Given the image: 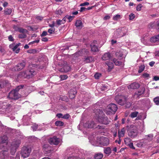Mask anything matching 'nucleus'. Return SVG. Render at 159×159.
Listing matches in <instances>:
<instances>
[{"label":"nucleus","mask_w":159,"mask_h":159,"mask_svg":"<svg viewBox=\"0 0 159 159\" xmlns=\"http://www.w3.org/2000/svg\"><path fill=\"white\" fill-rule=\"evenodd\" d=\"M24 86L19 85L15 89L12 90L9 93L8 98L10 99L16 100L20 97V95L18 93L19 90L22 89Z\"/></svg>","instance_id":"f257e3e1"},{"label":"nucleus","mask_w":159,"mask_h":159,"mask_svg":"<svg viewBox=\"0 0 159 159\" xmlns=\"http://www.w3.org/2000/svg\"><path fill=\"white\" fill-rule=\"evenodd\" d=\"M127 131L129 136L132 138H134L137 136L138 130L136 126L134 125L126 126Z\"/></svg>","instance_id":"f03ea898"},{"label":"nucleus","mask_w":159,"mask_h":159,"mask_svg":"<svg viewBox=\"0 0 159 159\" xmlns=\"http://www.w3.org/2000/svg\"><path fill=\"white\" fill-rule=\"evenodd\" d=\"M20 143L21 141L19 139H15L12 142L10 146V152L12 155L14 154Z\"/></svg>","instance_id":"7ed1b4c3"},{"label":"nucleus","mask_w":159,"mask_h":159,"mask_svg":"<svg viewBox=\"0 0 159 159\" xmlns=\"http://www.w3.org/2000/svg\"><path fill=\"white\" fill-rule=\"evenodd\" d=\"M117 109L116 105L114 103L110 104L107 107L106 113L109 115L114 114L117 111Z\"/></svg>","instance_id":"20e7f679"},{"label":"nucleus","mask_w":159,"mask_h":159,"mask_svg":"<svg viewBox=\"0 0 159 159\" xmlns=\"http://www.w3.org/2000/svg\"><path fill=\"white\" fill-rule=\"evenodd\" d=\"M31 152V149L29 147L24 146L22 147L21 151L20 154L21 157L23 158L28 157Z\"/></svg>","instance_id":"39448f33"},{"label":"nucleus","mask_w":159,"mask_h":159,"mask_svg":"<svg viewBox=\"0 0 159 159\" xmlns=\"http://www.w3.org/2000/svg\"><path fill=\"white\" fill-rule=\"evenodd\" d=\"M115 99L117 103L120 105H124L126 103V98L123 95H117L115 97Z\"/></svg>","instance_id":"423d86ee"},{"label":"nucleus","mask_w":159,"mask_h":159,"mask_svg":"<svg viewBox=\"0 0 159 159\" xmlns=\"http://www.w3.org/2000/svg\"><path fill=\"white\" fill-rule=\"evenodd\" d=\"M60 139L56 136H54L48 139V143L51 145H58L60 143Z\"/></svg>","instance_id":"0eeeda50"},{"label":"nucleus","mask_w":159,"mask_h":159,"mask_svg":"<svg viewBox=\"0 0 159 159\" xmlns=\"http://www.w3.org/2000/svg\"><path fill=\"white\" fill-rule=\"evenodd\" d=\"M93 42V44L92 43L91 45H90V47H91V53L90 52V54L91 53H92L93 54H96L99 51L98 47L94 44L97 42V41H94Z\"/></svg>","instance_id":"6e6552de"},{"label":"nucleus","mask_w":159,"mask_h":159,"mask_svg":"<svg viewBox=\"0 0 159 159\" xmlns=\"http://www.w3.org/2000/svg\"><path fill=\"white\" fill-rule=\"evenodd\" d=\"M1 141L0 143V148L2 149L3 148L5 145H7L8 143V138L7 136L4 135L1 138Z\"/></svg>","instance_id":"1a4fd4ad"},{"label":"nucleus","mask_w":159,"mask_h":159,"mask_svg":"<svg viewBox=\"0 0 159 159\" xmlns=\"http://www.w3.org/2000/svg\"><path fill=\"white\" fill-rule=\"evenodd\" d=\"M98 120L99 123L106 125L109 124L110 122V121L108 120V118L105 116H98Z\"/></svg>","instance_id":"9d476101"},{"label":"nucleus","mask_w":159,"mask_h":159,"mask_svg":"<svg viewBox=\"0 0 159 159\" xmlns=\"http://www.w3.org/2000/svg\"><path fill=\"white\" fill-rule=\"evenodd\" d=\"M100 144L103 146H106L109 144V139L107 137H102L101 138Z\"/></svg>","instance_id":"9b49d317"},{"label":"nucleus","mask_w":159,"mask_h":159,"mask_svg":"<svg viewBox=\"0 0 159 159\" xmlns=\"http://www.w3.org/2000/svg\"><path fill=\"white\" fill-rule=\"evenodd\" d=\"M26 63L25 61H23L20 63H18L15 67L16 71H19L23 69L25 66Z\"/></svg>","instance_id":"f8f14e48"},{"label":"nucleus","mask_w":159,"mask_h":159,"mask_svg":"<svg viewBox=\"0 0 159 159\" xmlns=\"http://www.w3.org/2000/svg\"><path fill=\"white\" fill-rule=\"evenodd\" d=\"M140 87V85L137 83L134 82L131 84L128 87V89H136Z\"/></svg>","instance_id":"ddd939ff"},{"label":"nucleus","mask_w":159,"mask_h":159,"mask_svg":"<svg viewBox=\"0 0 159 159\" xmlns=\"http://www.w3.org/2000/svg\"><path fill=\"white\" fill-rule=\"evenodd\" d=\"M76 93L77 91L74 88L71 89L69 93L70 98L72 99L75 98Z\"/></svg>","instance_id":"4468645a"},{"label":"nucleus","mask_w":159,"mask_h":159,"mask_svg":"<svg viewBox=\"0 0 159 159\" xmlns=\"http://www.w3.org/2000/svg\"><path fill=\"white\" fill-rule=\"evenodd\" d=\"M71 67L68 65H65L59 70V71L62 72H67L70 70Z\"/></svg>","instance_id":"2eb2a0df"},{"label":"nucleus","mask_w":159,"mask_h":159,"mask_svg":"<svg viewBox=\"0 0 159 159\" xmlns=\"http://www.w3.org/2000/svg\"><path fill=\"white\" fill-rule=\"evenodd\" d=\"M145 91V88L144 87H142L138 90L137 92L135 93L134 96L138 97L139 96L143 94Z\"/></svg>","instance_id":"dca6fc26"},{"label":"nucleus","mask_w":159,"mask_h":159,"mask_svg":"<svg viewBox=\"0 0 159 159\" xmlns=\"http://www.w3.org/2000/svg\"><path fill=\"white\" fill-rule=\"evenodd\" d=\"M130 139L129 138H126L124 139V141L125 144L129 146L131 148L134 149L135 148L133 146V143H128L130 142L131 141Z\"/></svg>","instance_id":"f3484780"},{"label":"nucleus","mask_w":159,"mask_h":159,"mask_svg":"<svg viewBox=\"0 0 159 159\" xmlns=\"http://www.w3.org/2000/svg\"><path fill=\"white\" fill-rule=\"evenodd\" d=\"M28 77V75L26 71H23L20 72L17 76L18 79L25 78Z\"/></svg>","instance_id":"a211bd4d"},{"label":"nucleus","mask_w":159,"mask_h":159,"mask_svg":"<svg viewBox=\"0 0 159 159\" xmlns=\"http://www.w3.org/2000/svg\"><path fill=\"white\" fill-rule=\"evenodd\" d=\"M105 63L108 66L107 71L108 72H110L114 67V64L113 63L110 61H107Z\"/></svg>","instance_id":"6ab92c4d"},{"label":"nucleus","mask_w":159,"mask_h":159,"mask_svg":"<svg viewBox=\"0 0 159 159\" xmlns=\"http://www.w3.org/2000/svg\"><path fill=\"white\" fill-rule=\"evenodd\" d=\"M111 58V55L109 52H107L105 53L102 57V59L103 60H109Z\"/></svg>","instance_id":"aec40b11"},{"label":"nucleus","mask_w":159,"mask_h":159,"mask_svg":"<svg viewBox=\"0 0 159 159\" xmlns=\"http://www.w3.org/2000/svg\"><path fill=\"white\" fill-rule=\"evenodd\" d=\"M125 132V130L124 128H122L120 130H119L118 132V137L119 138H120L121 137H123Z\"/></svg>","instance_id":"412c9836"},{"label":"nucleus","mask_w":159,"mask_h":159,"mask_svg":"<svg viewBox=\"0 0 159 159\" xmlns=\"http://www.w3.org/2000/svg\"><path fill=\"white\" fill-rule=\"evenodd\" d=\"M93 122H91V124H90V128H97L98 129H105V126L103 125H98L97 126V127H95L94 126H91V125L92 124H93Z\"/></svg>","instance_id":"4be33fe9"},{"label":"nucleus","mask_w":159,"mask_h":159,"mask_svg":"<svg viewBox=\"0 0 159 159\" xmlns=\"http://www.w3.org/2000/svg\"><path fill=\"white\" fill-rule=\"evenodd\" d=\"M104 152L108 156L111 153V148L109 147L104 148Z\"/></svg>","instance_id":"5701e85b"},{"label":"nucleus","mask_w":159,"mask_h":159,"mask_svg":"<svg viewBox=\"0 0 159 159\" xmlns=\"http://www.w3.org/2000/svg\"><path fill=\"white\" fill-rule=\"evenodd\" d=\"M103 157V154L101 153H95L94 158V159H101Z\"/></svg>","instance_id":"b1692460"},{"label":"nucleus","mask_w":159,"mask_h":159,"mask_svg":"<svg viewBox=\"0 0 159 159\" xmlns=\"http://www.w3.org/2000/svg\"><path fill=\"white\" fill-rule=\"evenodd\" d=\"M75 25L77 28L79 29L82 27V22L81 20H77L76 21Z\"/></svg>","instance_id":"393cba45"},{"label":"nucleus","mask_w":159,"mask_h":159,"mask_svg":"<svg viewBox=\"0 0 159 159\" xmlns=\"http://www.w3.org/2000/svg\"><path fill=\"white\" fill-rule=\"evenodd\" d=\"M8 83L7 81H0V89L5 87Z\"/></svg>","instance_id":"a878e982"},{"label":"nucleus","mask_w":159,"mask_h":159,"mask_svg":"<svg viewBox=\"0 0 159 159\" xmlns=\"http://www.w3.org/2000/svg\"><path fill=\"white\" fill-rule=\"evenodd\" d=\"M28 77L29 78L32 77L36 74V72L33 70H30L28 72Z\"/></svg>","instance_id":"bb28decb"},{"label":"nucleus","mask_w":159,"mask_h":159,"mask_svg":"<svg viewBox=\"0 0 159 159\" xmlns=\"http://www.w3.org/2000/svg\"><path fill=\"white\" fill-rule=\"evenodd\" d=\"M112 61L116 66H120L122 65V62L118 61L116 58H114Z\"/></svg>","instance_id":"cd10ccee"},{"label":"nucleus","mask_w":159,"mask_h":159,"mask_svg":"<svg viewBox=\"0 0 159 159\" xmlns=\"http://www.w3.org/2000/svg\"><path fill=\"white\" fill-rule=\"evenodd\" d=\"M116 56L119 59H121L123 56V54L120 51L116 52L115 53Z\"/></svg>","instance_id":"c85d7f7f"},{"label":"nucleus","mask_w":159,"mask_h":159,"mask_svg":"<svg viewBox=\"0 0 159 159\" xmlns=\"http://www.w3.org/2000/svg\"><path fill=\"white\" fill-rule=\"evenodd\" d=\"M12 11L11 8H7L4 10V14L7 15H10Z\"/></svg>","instance_id":"c756f323"},{"label":"nucleus","mask_w":159,"mask_h":159,"mask_svg":"<svg viewBox=\"0 0 159 159\" xmlns=\"http://www.w3.org/2000/svg\"><path fill=\"white\" fill-rule=\"evenodd\" d=\"M148 27L150 29L156 28L157 29L156 24L154 22H151L148 25Z\"/></svg>","instance_id":"7c9ffc66"},{"label":"nucleus","mask_w":159,"mask_h":159,"mask_svg":"<svg viewBox=\"0 0 159 159\" xmlns=\"http://www.w3.org/2000/svg\"><path fill=\"white\" fill-rule=\"evenodd\" d=\"M139 112L136 111L132 112L129 116L132 118H134L137 116Z\"/></svg>","instance_id":"2f4dec72"},{"label":"nucleus","mask_w":159,"mask_h":159,"mask_svg":"<svg viewBox=\"0 0 159 159\" xmlns=\"http://www.w3.org/2000/svg\"><path fill=\"white\" fill-rule=\"evenodd\" d=\"M1 153L4 158L7 157L8 156V152L7 150H2L1 151Z\"/></svg>","instance_id":"473e14b6"},{"label":"nucleus","mask_w":159,"mask_h":159,"mask_svg":"<svg viewBox=\"0 0 159 159\" xmlns=\"http://www.w3.org/2000/svg\"><path fill=\"white\" fill-rule=\"evenodd\" d=\"M153 135L152 134H149L145 136V139L148 141H150L152 140L153 139Z\"/></svg>","instance_id":"72a5a7b5"},{"label":"nucleus","mask_w":159,"mask_h":159,"mask_svg":"<svg viewBox=\"0 0 159 159\" xmlns=\"http://www.w3.org/2000/svg\"><path fill=\"white\" fill-rule=\"evenodd\" d=\"M49 148V146L48 144H45L44 145L43 147V149L44 151H45L47 153H48L49 152V149L48 148Z\"/></svg>","instance_id":"f704fd0d"},{"label":"nucleus","mask_w":159,"mask_h":159,"mask_svg":"<svg viewBox=\"0 0 159 159\" xmlns=\"http://www.w3.org/2000/svg\"><path fill=\"white\" fill-rule=\"evenodd\" d=\"M37 52V51L35 49H30L27 51V52L30 54H35Z\"/></svg>","instance_id":"c9c22d12"},{"label":"nucleus","mask_w":159,"mask_h":159,"mask_svg":"<svg viewBox=\"0 0 159 159\" xmlns=\"http://www.w3.org/2000/svg\"><path fill=\"white\" fill-rule=\"evenodd\" d=\"M64 123L60 121H57L55 123V125L57 126H61L64 125Z\"/></svg>","instance_id":"e433bc0d"},{"label":"nucleus","mask_w":159,"mask_h":159,"mask_svg":"<svg viewBox=\"0 0 159 159\" xmlns=\"http://www.w3.org/2000/svg\"><path fill=\"white\" fill-rule=\"evenodd\" d=\"M150 41L151 42L153 43L158 41L156 35L151 37L150 39Z\"/></svg>","instance_id":"4c0bfd02"},{"label":"nucleus","mask_w":159,"mask_h":159,"mask_svg":"<svg viewBox=\"0 0 159 159\" xmlns=\"http://www.w3.org/2000/svg\"><path fill=\"white\" fill-rule=\"evenodd\" d=\"M145 66L144 65H142L139 67L138 70L139 73H141L144 70L145 68Z\"/></svg>","instance_id":"58836bf2"},{"label":"nucleus","mask_w":159,"mask_h":159,"mask_svg":"<svg viewBox=\"0 0 159 159\" xmlns=\"http://www.w3.org/2000/svg\"><path fill=\"white\" fill-rule=\"evenodd\" d=\"M120 18V15L119 14H117L113 16V19L115 20H117Z\"/></svg>","instance_id":"ea45409f"},{"label":"nucleus","mask_w":159,"mask_h":159,"mask_svg":"<svg viewBox=\"0 0 159 159\" xmlns=\"http://www.w3.org/2000/svg\"><path fill=\"white\" fill-rule=\"evenodd\" d=\"M18 31L20 33H25L27 32V30L25 29H24L20 27V28L19 29Z\"/></svg>","instance_id":"a19ab883"},{"label":"nucleus","mask_w":159,"mask_h":159,"mask_svg":"<svg viewBox=\"0 0 159 159\" xmlns=\"http://www.w3.org/2000/svg\"><path fill=\"white\" fill-rule=\"evenodd\" d=\"M153 101L156 105H158L159 104V97L155 98L154 99Z\"/></svg>","instance_id":"79ce46f5"},{"label":"nucleus","mask_w":159,"mask_h":159,"mask_svg":"<svg viewBox=\"0 0 159 159\" xmlns=\"http://www.w3.org/2000/svg\"><path fill=\"white\" fill-rule=\"evenodd\" d=\"M135 15L133 13H131L129 15V19L130 20H133L135 18Z\"/></svg>","instance_id":"37998d69"},{"label":"nucleus","mask_w":159,"mask_h":159,"mask_svg":"<svg viewBox=\"0 0 159 159\" xmlns=\"http://www.w3.org/2000/svg\"><path fill=\"white\" fill-rule=\"evenodd\" d=\"M68 77L66 75H61L60 76V78L61 79V80H66Z\"/></svg>","instance_id":"c03bdc74"},{"label":"nucleus","mask_w":159,"mask_h":159,"mask_svg":"<svg viewBox=\"0 0 159 159\" xmlns=\"http://www.w3.org/2000/svg\"><path fill=\"white\" fill-rule=\"evenodd\" d=\"M26 37V35L25 33H23L18 35V37L20 39H24Z\"/></svg>","instance_id":"a18cd8bd"},{"label":"nucleus","mask_w":159,"mask_h":159,"mask_svg":"<svg viewBox=\"0 0 159 159\" xmlns=\"http://www.w3.org/2000/svg\"><path fill=\"white\" fill-rule=\"evenodd\" d=\"M63 13V11L61 9L57 10L56 11V13L57 15H61Z\"/></svg>","instance_id":"49530a36"},{"label":"nucleus","mask_w":159,"mask_h":159,"mask_svg":"<svg viewBox=\"0 0 159 159\" xmlns=\"http://www.w3.org/2000/svg\"><path fill=\"white\" fill-rule=\"evenodd\" d=\"M143 6L141 4H138L136 7V10L138 11H139L141 10V8Z\"/></svg>","instance_id":"de8ad7c7"},{"label":"nucleus","mask_w":159,"mask_h":159,"mask_svg":"<svg viewBox=\"0 0 159 159\" xmlns=\"http://www.w3.org/2000/svg\"><path fill=\"white\" fill-rule=\"evenodd\" d=\"M20 43H19L16 44L15 46H14V47L13 48V51H15L16 50L17 48L20 46Z\"/></svg>","instance_id":"09e8293b"},{"label":"nucleus","mask_w":159,"mask_h":159,"mask_svg":"<svg viewBox=\"0 0 159 159\" xmlns=\"http://www.w3.org/2000/svg\"><path fill=\"white\" fill-rule=\"evenodd\" d=\"M38 125L35 124H34L32 126H31V128H32L33 131H36L38 128Z\"/></svg>","instance_id":"8fccbe9b"},{"label":"nucleus","mask_w":159,"mask_h":159,"mask_svg":"<svg viewBox=\"0 0 159 159\" xmlns=\"http://www.w3.org/2000/svg\"><path fill=\"white\" fill-rule=\"evenodd\" d=\"M101 75L100 74L96 73L95 74L94 77L96 79H98L99 78Z\"/></svg>","instance_id":"3c124183"},{"label":"nucleus","mask_w":159,"mask_h":159,"mask_svg":"<svg viewBox=\"0 0 159 159\" xmlns=\"http://www.w3.org/2000/svg\"><path fill=\"white\" fill-rule=\"evenodd\" d=\"M142 76L144 78H148L149 77V74L147 73H144L142 75Z\"/></svg>","instance_id":"603ef678"},{"label":"nucleus","mask_w":159,"mask_h":159,"mask_svg":"<svg viewBox=\"0 0 159 159\" xmlns=\"http://www.w3.org/2000/svg\"><path fill=\"white\" fill-rule=\"evenodd\" d=\"M84 126L85 127L89 128V121L87 122L84 124Z\"/></svg>","instance_id":"864d4df0"},{"label":"nucleus","mask_w":159,"mask_h":159,"mask_svg":"<svg viewBox=\"0 0 159 159\" xmlns=\"http://www.w3.org/2000/svg\"><path fill=\"white\" fill-rule=\"evenodd\" d=\"M89 7H88L87 8H86L84 7H81L80 8V11L81 12H82L84 11H85L86 10H89Z\"/></svg>","instance_id":"5fc2aeb1"},{"label":"nucleus","mask_w":159,"mask_h":159,"mask_svg":"<svg viewBox=\"0 0 159 159\" xmlns=\"http://www.w3.org/2000/svg\"><path fill=\"white\" fill-rule=\"evenodd\" d=\"M57 25H60L64 23V22H63V21H62V20H58L57 21Z\"/></svg>","instance_id":"6e6d98bb"},{"label":"nucleus","mask_w":159,"mask_h":159,"mask_svg":"<svg viewBox=\"0 0 159 159\" xmlns=\"http://www.w3.org/2000/svg\"><path fill=\"white\" fill-rule=\"evenodd\" d=\"M8 39L10 41H13L14 40V39L11 35H10L8 36Z\"/></svg>","instance_id":"4d7b16f0"},{"label":"nucleus","mask_w":159,"mask_h":159,"mask_svg":"<svg viewBox=\"0 0 159 159\" xmlns=\"http://www.w3.org/2000/svg\"><path fill=\"white\" fill-rule=\"evenodd\" d=\"M70 115L68 114H66L65 115L62 117V118L65 119H68L69 118Z\"/></svg>","instance_id":"13d9d810"},{"label":"nucleus","mask_w":159,"mask_h":159,"mask_svg":"<svg viewBox=\"0 0 159 159\" xmlns=\"http://www.w3.org/2000/svg\"><path fill=\"white\" fill-rule=\"evenodd\" d=\"M20 27H18L17 25H14L13 27V28L15 30L17 31H19V29Z\"/></svg>","instance_id":"bf43d9fd"},{"label":"nucleus","mask_w":159,"mask_h":159,"mask_svg":"<svg viewBox=\"0 0 159 159\" xmlns=\"http://www.w3.org/2000/svg\"><path fill=\"white\" fill-rule=\"evenodd\" d=\"M48 34V33L46 31H43L42 34H41V36L42 37L44 36H46Z\"/></svg>","instance_id":"052dcab7"},{"label":"nucleus","mask_w":159,"mask_h":159,"mask_svg":"<svg viewBox=\"0 0 159 159\" xmlns=\"http://www.w3.org/2000/svg\"><path fill=\"white\" fill-rule=\"evenodd\" d=\"M66 18H67L69 20V22H70L72 20L71 16H69L68 15L66 16Z\"/></svg>","instance_id":"680f3d73"},{"label":"nucleus","mask_w":159,"mask_h":159,"mask_svg":"<svg viewBox=\"0 0 159 159\" xmlns=\"http://www.w3.org/2000/svg\"><path fill=\"white\" fill-rule=\"evenodd\" d=\"M89 4V3L88 2H84L80 4V6H84L88 5Z\"/></svg>","instance_id":"e2e57ef3"},{"label":"nucleus","mask_w":159,"mask_h":159,"mask_svg":"<svg viewBox=\"0 0 159 159\" xmlns=\"http://www.w3.org/2000/svg\"><path fill=\"white\" fill-rule=\"evenodd\" d=\"M95 112H98L99 114H101L102 113V111L99 109H97L95 110Z\"/></svg>","instance_id":"0e129e2a"},{"label":"nucleus","mask_w":159,"mask_h":159,"mask_svg":"<svg viewBox=\"0 0 159 159\" xmlns=\"http://www.w3.org/2000/svg\"><path fill=\"white\" fill-rule=\"evenodd\" d=\"M56 116L59 118H62L63 114L61 113H58L57 114Z\"/></svg>","instance_id":"69168bd1"},{"label":"nucleus","mask_w":159,"mask_h":159,"mask_svg":"<svg viewBox=\"0 0 159 159\" xmlns=\"http://www.w3.org/2000/svg\"><path fill=\"white\" fill-rule=\"evenodd\" d=\"M41 40L42 41L46 42L48 41V39L47 37H44Z\"/></svg>","instance_id":"338daca9"},{"label":"nucleus","mask_w":159,"mask_h":159,"mask_svg":"<svg viewBox=\"0 0 159 159\" xmlns=\"http://www.w3.org/2000/svg\"><path fill=\"white\" fill-rule=\"evenodd\" d=\"M157 29H159V19L157 21L156 23Z\"/></svg>","instance_id":"774afa93"}]
</instances>
